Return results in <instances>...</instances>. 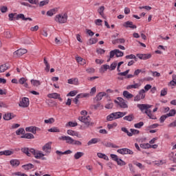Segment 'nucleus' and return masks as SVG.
I'll return each instance as SVG.
<instances>
[{"label":"nucleus","instance_id":"13d9d810","mask_svg":"<svg viewBox=\"0 0 176 176\" xmlns=\"http://www.w3.org/2000/svg\"><path fill=\"white\" fill-rule=\"evenodd\" d=\"M166 118H168V116L167 114L162 116L160 118V123H163L164 120H166Z\"/></svg>","mask_w":176,"mask_h":176},{"label":"nucleus","instance_id":"f704fd0d","mask_svg":"<svg viewBox=\"0 0 176 176\" xmlns=\"http://www.w3.org/2000/svg\"><path fill=\"white\" fill-rule=\"evenodd\" d=\"M104 10H105V7H104V6H100L98 9V13H99V14H100V16H101V17H104Z\"/></svg>","mask_w":176,"mask_h":176},{"label":"nucleus","instance_id":"37998d69","mask_svg":"<svg viewBox=\"0 0 176 176\" xmlns=\"http://www.w3.org/2000/svg\"><path fill=\"white\" fill-rule=\"evenodd\" d=\"M140 148H142L143 149H149V148H151V144L149 143L141 144Z\"/></svg>","mask_w":176,"mask_h":176},{"label":"nucleus","instance_id":"bb28decb","mask_svg":"<svg viewBox=\"0 0 176 176\" xmlns=\"http://www.w3.org/2000/svg\"><path fill=\"white\" fill-rule=\"evenodd\" d=\"M47 97L49 98H54L55 100H57L58 97H60V94L57 93H52V94H49L47 95Z\"/></svg>","mask_w":176,"mask_h":176},{"label":"nucleus","instance_id":"f3484780","mask_svg":"<svg viewBox=\"0 0 176 176\" xmlns=\"http://www.w3.org/2000/svg\"><path fill=\"white\" fill-rule=\"evenodd\" d=\"M36 126H29L25 128V131L32 133V134H36Z\"/></svg>","mask_w":176,"mask_h":176},{"label":"nucleus","instance_id":"dca6fc26","mask_svg":"<svg viewBox=\"0 0 176 176\" xmlns=\"http://www.w3.org/2000/svg\"><path fill=\"white\" fill-rule=\"evenodd\" d=\"M15 116H14L12 113H8L3 116V119L4 120H10L13 119V118H14Z\"/></svg>","mask_w":176,"mask_h":176},{"label":"nucleus","instance_id":"4c0bfd02","mask_svg":"<svg viewBox=\"0 0 176 176\" xmlns=\"http://www.w3.org/2000/svg\"><path fill=\"white\" fill-rule=\"evenodd\" d=\"M50 133H60V129L58 127L54 126L48 129Z\"/></svg>","mask_w":176,"mask_h":176},{"label":"nucleus","instance_id":"338daca9","mask_svg":"<svg viewBox=\"0 0 176 176\" xmlns=\"http://www.w3.org/2000/svg\"><path fill=\"white\" fill-rule=\"evenodd\" d=\"M114 117H113V113H111L110 115H109L107 117V120H109V121H111V120H113Z\"/></svg>","mask_w":176,"mask_h":176},{"label":"nucleus","instance_id":"393cba45","mask_svg":"<svg viewBox=\"0 0 176 176\" xmlns=\"http://www.w3.org/2000/svg\"><path fill=\"white\" fill-rule=\"evenodd\" d=\"M123 96L124 97H125V98H127L128 100H129V98H133V97H134L133 94H130V92L127 91H124Z\"/></svg>","mask_w":176,"mask_h":176},{"label":"nucleus","instance_id":"c9c22d12","mask_svg":"<svg viewBox=\"0 0 176 176\" xmlns=\"http://www.w3.org/2000/svg\"><path fill=\"white\" fill-rule=\"evenodd\" d=\"M140 87V84L135 83L134 85H128L126 87L127 90H130L131 89H138Z\"/></svg>","mask_w":176,"mask_h":176},{"label":"nucleus","instance_id":"2f4dec72","mask_svg":"<svg viewBox=\"0 0 176 176\" xmlns=\"http://www.w3.org/2000/svg\"><path fill=\"white\" fill-rule=\"evenodd\" d=\"M21 152L27 155V156H31V152H30V149L27 147H24L21 148Z\"/></svg>","mask_w":176,"mask_h":176},{"label":"nucleus","instance_id":"3c124183","mask_svg":"<svg viewBox=\"0 0 176 176\" xmlns=\"http://www.w3.org/2000/svg\"><path fill=\"white\" fill-rule=\"evenodd\" d=\"M76 60L79 64H80L81 61H83V64H86V60L83 59L82 57L78 56L76 58Z\"/></svg>","mask_w":176,"mask_h":176},{"label":"nucleus","instance_id":"49530a36","mask_svg":"<svg viewBox=\"0 0 176 176\" xmlns=\"http://www.w3.org/2000/svg\"><path fill=\"white\" fill-rule=\"evenodd\" d=\"M113 116L114 117V119H120V118H122L120 111L113 113Z\"/></svg>","mask_w":176,"mask_h":176},{"label":"nucleus","instance_id":"8fccbe9b","mask_svg":"<svg viewBox=\"0 0 176 176\" xmlns=\"http://www.w3.org/2000/svg\"><path fill=\"white\" fill-rule=\"evenodd\" d=\"M130 134H132L131 135V137H133V135H135V134H140V131L137 130V129H130Z\"/></svg>","mask_w":176,"mask_h":176},{"label":"nucleus","instance_id":"7ed1b4c3","mask_svg":"<svg viewBox=\"0 0 176 176\" xmlns=\"http://www.w3.org/2000/svg\"><path fill=\"white\" fill-rule=\"evenodd\" d=\"M118 100H114V102L116 104H118L120 108H123V109H126V108H129V105H127V102H126V100H124L123 98H117Z\"/></svg>","mask_w":176,"mask_h":176},{"label":"nucleus","instance_id":"b1692460","mask_svg":"<svg viewBox=\"0 0 176 176\" xmlns=\"http://www.w3.org/2000/svg\"><path fill=\"white\" fill-rule=\"evenodd\" d=\"M100 140L99 138H92L87 142V145H93V144H97V142H100Z\"/></svg>","mask_w":176,"mask_h":176},{"label":"nucleus","instance_id":"1a4fd4ad","mask_svg":"<svg viewBox=\"0 0 176 176\" xmlns=\"http://www.w3.org/2000/svg\"><path fill=\"white\" fill-rule=\"evenodd\" d=\"M30 105V99L28 98H23L19 103V107L27 108Z\"/></svg>","mask_w":176,"mask_h":176},{"label":"nucleus","instance_id":"4d7b16f0","mask_svg":"<svg viewBox=\"0 0 176 176\" xmlns=\"http://www.w3.org/2000/svg\"><path fill=\"white\" fill-rule=\"evenodd\" d=\"M10 155H13V151H10V150L4 151L5 156H10Z\"/></svg>","mask_w":176,"mask_h":176},{"label":"nucleus","instance_id":"680f3d73","mask_svg":"<svg viewBox=\"0 0 176 176\" xmlns=\"http://www.w3.org/2000/svg\"><path fill=\"white\" fill-rule=\"evenodd\" d=\"M0 10L1 13H6L8 12V7L7 6H1L0 8Z\"/></svg>","mask_w":176,"mask_h":176},{"label":"nucleus","instance_id":"72a5a7b5","mask_svg":"<svg viewBox=\"0 0 176 176\" xmlns=\"http://www.w3.org/2000/svg\"><path fill=\"white\" fill-rule=\"evenodd\" d=\"M22 168H24V170H31V168H34V164H28L23 165Z\"/></svg>","mask_w":176,"mask_h":176},{"label":"nucleus","instance_id":"e2e57ef3","mask_svg":"<svg viewBox=\"0 0 176 176\" xmlns=\"http://www.w3.org/2000/svg\"><path fill=\"white\" fill-rule=\"evenodd\" d=\"M82 95H79L78 94L76 98L73 100L75 104H78V102H79V98H80Z\"/></svg>","mask_w":176,"mask_h":176},{"label":"nucleus","instance_id":"a18cd8bd","mask_svg":"<svg viewBox=\"0 0 176 176\" xmlns=\"http://www.w3.org/2000/svg\"><path fill=\"white\" fill-rule=\"evenodd\" d=\"M121 131H123L124 133H125L126 134H127V135L129 137H131L132 133H130V132L129 131V130H127V128L126 127H122L121 128Z\"/></svg>","mask_w":176,"mask_h":176},{"label":"nucleus","instance_id":"603ef678","mask_svg":"<svg viewBox=\"0 0 176 176\" xmlns=\"http://www.w3.org/2000/svg\"><path fill=\"white\" fill-rule=\"evenodd\" d=\"M176 114V110L175 109H171L168 113H167L166 115H168V117L170 116H174Z\"/></svg>","mask_w":176,"mask_h":176},{"label":"nucleus","instance_id":"ea45409f","mask_svg":"<svg viewBox=\"0 0 176 176\" xmlns=\"http://www.w3.org/2000/svg\"><path fill=\"white\" fill-rule=\"evenodd\" d=\"M125 58H126V60H131L133 59L135 60V61H137V57L135 56V55L134 54H130V55H126L125 56Z\"/></svg>","mask_w":176,"mask_h":176},{"label":"nucleus","instance_id":"c03bdc74","mask_svg":"<svg viewBox=\"0 0 176 176\" xmlns=\"http://www.w3.org/2000/svg\"><path fill=\"white\" fill-rule=\"evenodd\" d=\"M56 14V9H52L47 12V16H50V17H52V16H53V14Z\"/></svg>","mask_w":176,"mask_h":176},{"label":"nucleus","instance_id":"bf43d9fd","mask_svg":"<svg viewBox=\"0 0 176 176\" xmlns=\"http://www.w3.org/2000/svg\"><path fill=\"white\" fill-rule=\"evenodd\" d=\"M25 82H27V79L24 77H22L19 80V83L20 85H24V83H25Z\"/></svg>","mask_w":176,"mask_h":176},{"label":"nucleus","instance_id":"864d4df0","mask_svg":"<svg viewBox=\"0 0 176 176\" xmlns=\"http://www.w3.org/2000/svg\"><path fill=\"white\" fill-rule=\"evenodd\" d=\"M45 123L52 124V123H54V118H51L48 120H45Z\"/></svg>","mask_w":176,"mask_h":176},{"label":"nucleus","instance_id":"4468645a","mask_svg":"<svg viewBox=\"0 0 176 176\" xmlns=\"http://www.w3.org/2000/svg\"><path fill=\"white\" fill-rule=\"evenodd\" d=\"M67 133L69 135H72L73 137L74 136L78 137V138H80V137H81L80 135H79V133L77 131H72L71 129L67 130Z\"/></svg>","mask_w":176,"mask_h":176},{"label":"nucleus","instance_id":"f257e3e1","mask_svg":"<svg viewBox=\"0 0 176 176\" xmlns=\"http://www.w3.org/2000/svg\"><path fill=\"white\" fill-rule=\"evenodd\" d=\"M68 20V15L67 14H58L55 16V21L59 23V24H64Z\"/></svg>","mask_w":176,"mask_h":176},{"label":"nucleus","instance_id":"de8ad7c7","mask_svg":"<svg viewBox=\"0 0 176 176\" xmlns=\"http://www.w3.org/2000/svg\"><path fill=\"white\" fill-rule=\"evenodd\" d=\"M144 126V122H140L134 124L135 129H141Z\"/></svg>","mask_w":176,"mask_h":176},{"label":"nucleus","instance_id":"4be33fe9","mask_svg":"<svg viewBox=\"0 0 176 176\" xmlns=\"http://www.w3.org/2000/svg\"><path fill=\"white\" fill-rule=\"evenodd\" d=\"M10 163L11 166H12V167H17L20 166V161H19L18 160H11L10 161Z\"/></svg>","mask_w":176,"mask_h":176},{"label":"nucleus","instance_id":"20e7f679","mask_svg":"<svg viewBox=\"0 0 176 176\" xmlns=\"http://www.w3.org/2000/svg\"><path fill=\"white\" fill-rule=\"evenodd\" d=\"M30 152L34 155L36 159H42L45 156V154L41 153L39 151H35L34 148H30Z\"/></svg>","mask_w":176,"mask_h":176},{"label":"nucleus","instance_id":"f03ea898","mask_svg":"<svg viewBox=\"0 0 176 176\" xmlns=\"http://www.w3.org/2000/svg\"><path fill=\"white\" fill-rule=\"evenodd\" d=\"M78 120H80V122H82V123H84L86 126H87V127H89V126H93L94 124V122H90V116H80L78 117Z\"/></svg>","mask_w":176,"mask_h":176},{"label":"nucleus","instance_id":"9b49d317","mask_svg":"<svg viewBox=\"0 0 176 176\" xmlns=\"http://www.w3.org/2000/svg\"><path fill=\"white\" fill-rule=\"evenodd\" d=\"M43 151L45 153H50L52 152V142H48L43 146Z\"/></svg>","mask_w":176,"mask_h":176},{"label":"nucleus","instance_id":"69168bd1","mask_svg":"<svg viewBox=\"0 0 176 176\" xmlns=\"http://www.w3.org/2000/svg\"><path fill=\"white\" fill-rule=\"evenodd\" d=\"M68 126H69L70 127H76V126H78V122H69Z\"/></svg>","mask_w":176,"mask_h":176},{"label":"nucleus","instance_id":"ddd939ff","mask_svg":"<svg viewBox=\"0 0 176 176\" xmlns=\"http://www.w3.org/2000/svg\"><path fill=\"white\" fill-rule=\"evenodd\" d=\"M123 27L125 28H132V30H134L137 28V25L133 24V22L128 21L123 23Z\"/></svg>","mask_w":176,"mask_h":176},{"label":"nucleus","instance_id":"09e8293b","mask_svg":"<svg viewBox=\"0 0 176 176\" xmlns=\"http://www.w3.org/2000/svg\"><path fill=\"white\" fill-rule=\"evenodd\" d=\"M167 91H168L167 88H164L161 91V94H160L161 97H164V96H167Z\"/></svg>","mask_w":176,"mask_h":176},{"label":"nucleus","instance_id":"c85d7f7f","mask_svg":"<svg viewBox=\"0 0 176 176\" xmlns=\"http://www.w3.org/2000/svg\"><path fill=\"white\" fill-rule=\"evenodd\" d=\"M43 61L45 65V71H46V72H49V71H50V64H49L47 60H46V58H44Z\"/></svg>","mask_w":176,"mask_h":176},{"label":"nucleus","instance_id":"473e14b6","mask_svg":"<svg viewBox=\"0 0 176 176\" xmlns=\"http://www.w3.org/2000/svg\"><path fill=\"white\" fill-rule=\"evenodd\" d=\"M8 69H9V66L6 65V64L0 65V74L2 72H5V71Z\"/></svg>","mask_w":176,"mask_h":176},{"label":"nucleus","instance_id":"6e6d98bb","mask_svg":"<svg viewBox=\"0 0 176 176\" xmlns=\"http://www.w3.org/2000/svg\"><path fill=\"white\" fill-rule=\"evenodd\" d=\"M117 163L118 166H126V163L122 159H118Z\"/></svg>","mask_w":176,"mask_h":176},{"label":"nucleus","instance_id":"5701e85b","mask_svg":"<svg viewBox=\"0 0 176 176\" xmlns=\"http://www.w3.org/2000/svg\"><path fill=\"white\" fill-rule=\"evenodd\" d=\"M71 153H72V151H71V150H67V151H65L64 152L60 151L58 150H57L56 151V155H71Z\"/></svg>","mask_w":176,"mask_h":176},{"label":"nucleus","instance_id":"79ce46f5","mask_svg":"<svg viewBox=\"0 0 176 176\" xmlns=\"http://www.w3.org/2000/svg\"><path fill=\"white\" fill-rule=\"evenodd\" d=\"M25 133V131L24 130V128H19L18 130L16 131V135H20V134H24Z\"/></svg>","mask_w":176,"mask_h":176},{"label":"nucleus","instance_id":"052dcab7","mask_svg":"<svg viewBox=\"0 0 176 176\" xmlns=\"http://www.w3.org/2000/svg\"><path fill=\"white\" fill-rule=\"evenodd\" d=\"M47 3H49V0H44L40 2L39 6L40 7L45 6V5H47Z\"/></svg>","mask_w":176,"mask_h":176},{"label":"nucleus","instance_id":"0e129e2a","mask_svg":"<svg viewBox=\"0 0 176 176\" xmlns=\"http://www.w3.org/2000/svg\"><path fill=\"white\" fill-rule=\"evenodd\" d=\"M105 108L107 109H112V108H113V103L111 102V103L107 104L105 105Z\"/></svg>","mask_w":176,"mask_h":176},{"label":"nucleus","instance_id":"a211bd4d","mask_svg":"<svg viewBox=\"0 0 176 176\" xmlns=\"http://www.w3.org/2000/svg\"><path fill=\"white\" fill-rule=\"evenodd\" d=\"M21 138H26L27 140H34L35 136L32 133H25L21 136Z\"/></svg>","mask_w":176,"mask_h":176},{"label":"nucleus","instance_id":"cd10ccee","mask_svg":"<svg viewBox=\"0 0 176 176\" xmlns=\"http://www.w3.org/2000/svg\"><path fill=\"white\" fill-rule=\"evenodd\" d=\"M82 156H85V153L77 152L74 154V159H76V160H78L80 159V157H82Z\"/></svg>","mask_w":176,"mask_h":176},{"label":"nucleus","instance_id":"6e6552de","mask_svg":"<svg viewBox=\"0 0 176 176\" xmlns=\"http://www.w3.org/2000/svg\"><path fill=\"white\" fill-rule=\"evenodd\" d=\"M137 107L139 108V109H140V111H142V112H144V110L151 111L149 109L152 108V105L145 104H138Z\"/></svg>","mask_w":176,"mask_h":176},{"label":"nucleus","instance_id":"58836bf2","mask_svg":"<svg viewBox=\"0 0 176 176\" xmlns=\"http://www.w3.org/2000/svg\"><path fill=\"white\" fill-rule=\"evenodd\" d=\"M116 67H118V63L116 62H113L109 66L110 71H115V69H116Z\"/></svg>","mask_w":176,"mask_h":176},{"label":"nucleus","instance_id":"f8f14e48","mask_svg":"<svg viewBox=\"0 0 176 176\" xmlns=\"http://www.w3.org/2000/svg\"><path fill=\"white\" fill-rule=\"evenodd\" d=\"M137 57L140 60H148L152 57V54H138Z\"/></svg>","mask_w":176,"mask_h":176},{"label":"nucleus","instance_id":"c756f323","mask_svg":"<svg viewBox=\"0 0 176 176\" xmlns=\"http://www.w3.org/2000/svg\"><path fill=\"white\" fill-rule=\"evenodd\" d=\"M124 120H127L128 122H133L134 120V115L130 114L123 118Z\"/></svg>","mask_w":176,"mask_h":176},{"label":"nucleus","instance_id":"aec40b11","mask_svg":"<svg viewBox=\"0 0 176 176\" xmlns=\"http://www.w3.org/2000/svg\"><path fill=\"white\" fill-rule=\"evenodd\" d=\"M105 96H107L105 92H100L96 95V101H101V100H102V97H105Z\"/></svg>","mask_w":176,"mask_h":176},{"label":"nucleus","instance_id":"a19ab883","mask_svg":"<svg viewBox=\"0 0 176 176\" xmlns=\"http://www.w3.org/2000/svg\"><path fill=\"white\" fill-rule=\"evenodd\" d=\"M116 52V57H123L124 53L122 51H120L119 50H115Z\"/></svg>","mask_w":176,"mask_h":176},{"label":"nucleus","instance_id":"423d86ee","mask_svg":"<svg viewBox=\"0 0 176 176\" xmlns=\"http://www.w3.org/2000/svg\"><path fill=\"white\" fill-rule=\"evenodd\" d=\"M118 153H120V155H133L134 152L133 151L130 150L129 148H120L117 151Z\"/></svg>","mask_w":176,"mask_h":176},{"label":"nucleus","instance_id":"a878e982","mask_svg":"<svg viewBox=\"0 0 176 176\" xmlns=\"http://www.w3.org/2000/svg\"><path fill=\"white\" fill-rule=\"evenodd\" d=\"M104 145L107 148H119L118 146H117L116 144L111 143V142H107V143L104 144Z\"/></svg>","mask_w":176,"mask_h":176},{"label":"nucleus","instance_id":"0eeeda50","mask_svg":"<svg viewBox=\"0 0 176 176\" xmlns=\"http://www.w3.org/2000/svg\"><path fill=\"white\" fill-rule=\"evenodd\" d=\"M27 50L25 49H19L16 51H15L13 54H14V57H21V56H23V54H25L27 53Z\"/></svg>","mask_w":176,"mask_h":176},{"label":"nucleus","instance_id":"2eb2a0df","mask_svg":"<svg viewBox=\"0 0 176 176\" xmlns=\"http://www.w3.org/2000/svg\"><path fill=\"white\" fill-rule=\"evenodd\" d=\"M19 19H21L23 21H27V20H29V21H32V19L31 18H25L23 14H19L16 16V20H19Z\"/></svg>","mask_w":176,"mask_h":176},{"label":"nucleus","instance_id":"412c9836","mask_svg":"<svg viewBox=\"0 0 176 176\" xmlns=\"http://www.w3.org/2000/svg\"><path fill=\"white\" fill-rule=\"evenodd\" d=\"M144 113L146 114L147 116H148V118L150 119H153V120H156V119H157L156 116H155L153 114H152V112L151 111V110L145 111Z\"/></svg>","mask_w":176,"mask_h":176},{"label":"nucleus","instance_id":"774afa93","mask_svg":"<svg viewBox=\"0 0 176 176\" xmlns=\"http://www.w3.org/2000/svg\"><path fill=\"white\" fill-rule=\"evenodd\" d=\"M168 127H176V120L171 122L169 125Z\"/></svg>","mask_w":176,"mask_h":176},{"label":"nucleus","instance_id":"7c9ffc66","mask_svg":"<svg viewBox=\"0 0 176 176\" xmlns=\"http://www.w3.org/2000/svg\"><path fill=\"white\" fill-rule=\"evenodd\" d=\"M31 84L34 86L35 87H38V86H41V81L38 80H31Z\"/></svg>","mask_w":176,"mask_h":176},{"label":"nucleus","instance_id":"5fc2aeb1","mask_svg":"<svg viewBox=\"0 0 176 176\" xmlns=\"http://www.w3.org/2000/svg\"><path fill=\"white\" fill-rule=\"evenodd\" d=\"M78 94V91H71L69 94H67V96L75 97V95Z\"/></svg>","mask_w":176,"mask_h":176},{"label":"nucleus","instance_id":"9d476101","mask_svg":"<svg viewBox=\"0 0 176 176\" xmlns=\"http://www.w3.org/2000/svg\"><path fill=\"white\" fill-rule=\"evenodd\" d=\"M59 140H61L62 141H66V144H69L70 145H72L74 141V140L69 136H61L59 138Z\"/></svg>","mask_w":176,"mask_h":176},{"label":"nucleus","instance_id":"39448f33","mask_svg":"<svg viewBox=\"0 0 176 176\" xmlns=\"http://www.w3.org/2000/svg\"><path fill=\"white\" fill-rule=\"evenodd\" d=\"M145 98V89H141L138 94L134 97V101H141Z\"/></svg>","mask_w":176,"mask_h":176},{"label":"nucleus","instance_id":"e433bc0d","mask_svg":"<svg viewBox=\"0 0 176 176\" xmlns=\"http://www.w3.org/2000/svg\"><path fill=\"white\" fill-rule=\"evenodd\" d=\"M96 42H98L97 38H90L87 42V45H94Z\"/></svg>","mask_w":176,"mask_h":176},{"label":"nucleus","instance_id":"6ab92c4d","mask_svg":"<svg viewBox=\"0 0 176 176\" xmlns=\"http://www.w3.org/2000/svg\"><path fill=\"white\" fill-rule=\"evenodd\" d=\"M108 69H109V65H103L99 69V72H100V74H104V72H105Z\"/></svg>","mask_w":176,"mask_h":176}]
</instances>
